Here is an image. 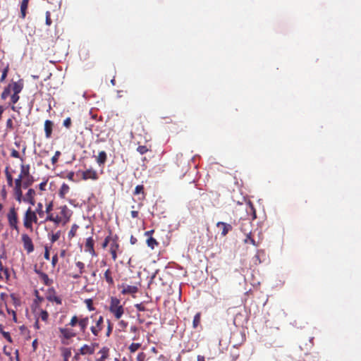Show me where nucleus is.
<instances>
[{
    "instance_id": "f257e3e1",
    "label": "nucleus",
    "mask_w": 361,
    "mask_h": 361,
    "mask_svg": "<svg viewBox=\"0 0 361 361\" xmlns=\"http://www.w3.org/2000/svg\"><path fill=\"white\" fill-rule=\"evenodd\" d=\"M90 316L84 317L82 315H73L71 317L70 322L66 326L74 327L76 325H78L80 333L85 334L87 333V326L90 324ZM59 332L61 336L66 339H71L77 336V333L73 329L68 328L67 326L59 328Z\"/></svg>"
},
{
    "instance_id": "f03ea898",
    "label": "nucleus",
    "mask_w": 361,
    "mask_h": 361,
    "mask_svg": "<svg viewBox=\"0 0 361 361\" xmlns=\"http://www.w3.org/2000/svg\"><path fill=\"white\" fill-rule=\"evenodd\" d=\"M57 209L60 211L59 214H54V215H49V216H47L44 221H51L56 225H59L60 224L63 225L66 224L71 217V210L66 205H61Z\"/></svg>"
},
{
    "instance_id": "7ed1b4c3",
    "label": "nucleus",
    "mask_w": 361,
    "mask_h": 361,
    "mask_svg": "<svg viewBox=\"0 0 361 361\" xmlns=\"http://www.w3.org/2000/svg\"><path fill=\"white\" fill-rule=\"evenodd\" d=\"M90 330L94 337H100L104 328V319L103 316L98 314L90 315Z\"/></svg>"
},
{
    "instance_id": "20e7f679",
    "label": "nucleus",
    "mask_w": 361,
    "mask_h": 361,
    "mask_svg": "<svg viewBox=\"0 0 361 361\" xmlns=\"http://www.w3.org/2000/svg\"><path fill=\"white\" fill-rule=\"evenodd\" d=\"M109 310L116 319H119L124 314L123 306L121 305L120 300L116 297L111 298Z\"/></svg>"
},
{
    "instance_id": "39448f33",
    "label": "nucleus",
    "mask_w": 361,
    "mask_h": 361,
    "mask_svg": "<svg viewBox=\"0 0 361 361\" xmlns=\"http://www.w3.org/2000/svg\"><path fill=\"white\" fill-rule=\"evenodd\" d=\"M38 221L36 212L32 211L31 207H29L23 217V225L27 229H32V224H37Z\"/></svg>"
},
{
    "instance_id": "423d86ee",
    "label": "nucleus",
    "mask_w": 361,
    "mask_h": 361,
    "mask_svg": "<svg viewBox=\"0 0 361 361\" xmlns=\"http://www.w3.org/2000/svg\"><path fill=\"white\" fill-rule=\"evenodd\" d=\"M22 188H23V178L18 176L13 182V192L16 200L19 203H20L23 200Z\"/></svg>"
},
{
    "instance_id": "0eeeda50",
    "label": "nucleus",
    "mask_w": 361,
    "mask_h": 361,
    "mask_svg": "<svg viewBox=\"0 0 361 361\" xmlns=\"http://www.w3.org/2000/svg\"><path fill=\"white\" fill-rule=\"evenodd\" d=\"M7 219L9 226L16 230L18 233L19 232V228L18 226V217L16 209L15 207H11L8 213L7 214Z\"/></svg>"
},
{
    "instance_id": "6e6552de",
    "label": "nucleus",
    "mask_w": 361,
    "mask_h": 361,
    "mask_svg": "<svg viewBox=\"0 0 361 361\" xmlns=\"http://www.w3.org/2000/svg\"><path fill=\"white\" fill-rule=\"evenodd\" d=\"M21 240L24 250H26L28 254L32 252L35 250V247L31 238L27 233H23Z\"/></svg>"
},
{
    "instance_id": "1a4fd4ad",
    "label": "nucleus",
    "mask_w": 361,
    "mask_h": 361,
    "mask_svg": "<svg viewBox=\"0 0 361 361\" xmlns=\"http://www.w3.org/2000/svg\"><path fill=\"white\" fill-rule=\"evenodd\" d=\"M119 288L121 289V293L123 295L127 294H135L138 291L137 285H128L126 283H122L119 286Z\"/></svg>"
},
{
    "instance_id": "9d476101",
    "label": "nucleus",
    "mask_w": 361,
    "mask_h": 361,
    "mask_svg": "<svg viewBox=\"0 0 361 361\" xmlns=\"http://www.w3.org/2000/svg\"><path fill=\"white\" fill-rule=\"evenodd\" d=\"M98 178L99 176L97 171L92 169L82 171V179L84 180H87L88 179L96 180Z\"/></svg>"
},
{
    "instance_id": "9b49d317",
    "label": "nucleus",
    "mask_w": 361,
    "mask_h": 361,
    "mask_svg": "<svg viewBox=\"0 0 361 361\" xmlns=\"http://www.w3.org/2000/svg\"><path fill=\"white\" fill-rule=\"evenodd\" d=\"M94 242L92 237L87 238L86 239V242L85 244V251L86 252H89L91 255V256H92V257L97 256V253L94 250Z\"/></svg>"
},
{
    "instance_id": "f8f14e48",
    "label": "nucleus",
    "mask_w": 361,
    "mask_h": 361,
    "mask_svg": "<svg viewBox=\"0 0 361 361\" xmlns=\"http://www.w3.org/2000/svg\"><path fill=\"white\" fill-rule=\"evenodd\" d=\"M36 195L35 190L32 188L28 189L25 197L23 196L22 202H27L31 205H35V196Z\"/></svg>"
},
{
    "instance_id": "ddd939ff",
    "label": "nucleus",
    "mask_w": 361,
    "mask_h": 361,
    "mask_svg": "<svg viewBox=\"0 0 361 361\" xmlns=\"http://www.w3.org/2000/svg\"><path fill=\"white\" fill-rule=\"evenodd\" d=\"M97 343H93L92 345H83L79 350L80 354L85 355H92L95 350V346H97Z\"/></svg>"
},
{
    "instance_id": "4468645a",
    "label": "nucleus",
    "mask_w": 361,
    "mask_h": 361,
    "mask_svg": "<svg viewBox=\"0 0 361 361\" xmlns=\"http://www.w3.org/2000/svg\"><path fill=\"white\" fill-rule=\"evenodd\" d=\"M109 252L114 262H116L118 258V254L121 253L119 244L111 243L109 246Z\"/></svg>"
},
{
    "instance_id": "2eb2a0df",
    "label": "nucleus",
    "mask_w": 361,
    "mask_h": 361,
    "mask_svg": "<svg viewBox=\"0 0 361 361\" xmlns=\"http://www.w3.org/2000/svg\"><path fill=\"white\" fill-rule=\"evenodd\" d=\"M216 226L221 229V234L222 236H226L232 230V226L225 222L219 221L216 224Z\"/></svg>"
},
{
    "instance_id": "dca6fc26",
    "label": "nucleus",
    "mask_w": 361,
    "mask_h": 361,
    "mask_svg": "<svg viewBox=\"0 0 361 361\" xmlns=\"http://www.w3.org/2000/svg\"><path fill=\"white\" fill-rule=\"evenodd\" d=\"M101 356L95 360V361H105L109 357V348L106 346L102 347L98 352Z\"/></svg>"
},
{
    "instance_id": "f3484780",
    "label": "nucleus",
    "mask_w": 361,
    "mask_h": 361,
    "mask_svg": "<svg viewBox=\"0 0 361 361\" xmlns=\"http://www.w3.org/2000/svg\"><path fill=\"white\" fill-rule=\"evenodd\" d=\"M54 123L50 120H46L44 122V132L47 138H50L52 134Z\"/></svg>"
},
{
    "instance_id": "a211bd4d",
    "label": "nucleus",
    "mask_w": 361,
    "mask_h": 361,
    "mask_svg": "<svg viewBox=\"0 0 361 361\" xmlns=\"http://www.w3.org/2000/svg\"><path fill=\"white\" fill-rule=\"evenodd\" d=\"M28 4H29V0H22V1L20 3V18L21 19H25V17H26V15L27 13Z\"/></svg>"
},
{
    "instance_id": "6ab92c4d",
    "label": "nucleus",
    "mask_w": 361,
    "mask_h": 361,
    "mask_svg": "<svg viewBox=\"0 0 361 361\" xmlns=\"http://www.w3.org/2000/svg\"><path fill=\"white\" fill-rule=\"evenodd\" d=\"M9 84L11 86L12 91L16 94H19L23 88V82L22 80H20L18 82H12Z\"/></svg>"
},
{
    "instance_id": "aec40b11",
    "label": "nucleus",
    "mask_w": 361,
    "mask_h": 361,
    "mask_svg": "<svg viewBox=\"0 0 361 361\" xmlns=\"http://www.w3.org/2000/svg\"><path fill=\"white\" fill-rule=\"evenodd\" d=\"M245 206L247 214H251L252 216V219H255L257 218V215L253 204L249 200L245 202Z\"/></svg>"
},
{
    "instance_id": "412c9836",
    "label": "nucleus",
    "mask_w": 361,
    "mask_h": 361,
    "mask_svg": "<svg viewBox=\"0 0 361 361\" xmlns=\"http://www.w3.org/2000/svg\"><path fill=\"white\" fill-rule=\"evenodd\" d=\"M107 160V154L106 152L101 151L99 152L98 156L96 158L97 163L99 166H103Z\"/></svg>"
},
{
    "instance_id": "4be33fe9",
    "label": "nucleus",
    "mask_w": 361,
    "mask_h": 361,
    "mask_svg": "<svg viewBox=\"0 0 361 361\" xmlns=\"http://www.w3.org/2000/svg\"><path fill=\"white\" fill-rule=\"evenodd\" d=\"M69 190H70V188H69L68 185L63 183L59 189V196L62 199L65 198L66 194L68 193Z\"/></svg>"
},
{
    "instance_id": "5701e85b",
    "label": "nucleus",
    "mask_w": 361,
    "mask_h": 361,
    "mask_svg": "<svg viewBox=\"0 0 361 361\" xmlns=\"http://www.w3.org/2000/svg\"><path fill=\"white\" fill-rule=\"evenodd\" d=\"M9 169H10L9 166H7L6 167V169H5V175H6V181H7L8 185L9 187L13 188L14 180H13L12 174L9 171Z\"/></svg>"
},
{
    "instance_id": "b1692460",
    "label": "nucleus",
    "mask_w": 361,
    "mask_h": 361,
    "mask_svg": "<svg viewBox=\"0 0 361 361\" xmlns=\"http://www.w3.org/2000/svg\"><path fill=\"white\" fill-rule=\"evenodd\" d=\"M47 299L50 302H55L58 305H61L62 303L61 299L56 295L54 290H52V293H49V295L47 296Z\"/></svg>"
},
{
    "instance_id": "393cba45",
    "label": "nucleus",
    "mask_w": 361,
    "mask_h": 361,
    "mask_svg": "<svg viewBox=\"0 0 361 361\" xmlns=\"http://www.w3.org/2000/svg\"><path fill=\"white\" fill-rule=\"evenodd\" d=\"M244 243H251L252 245L255 247H258L259 245V242H256L254 238L252 237L251 231H249L247 233H246L245 238L243 240Z\"/></svg>"
},
{
    "instance_id": "a878e982",
    "label": "nucleus",
    "mask_w": 361,
    "mask_h": 361,
    "mask_svg": "<svg viewBox=\"0 0 361 361\" xmlns=\"http://www.w3.org/2000/svg\"><path fill=\"white\" fill-rule=\"evenodd\" d=\"M104 277L106 283L109 286H113L114 284V281L112 277V271H111V269H108L106 270V271L104 272Z\"/></svg>"
},
{
    "instance_id": "bb28decb",
    "label": "nucleus",
    "mask_w": 361,
    "mask_h": 361,
    "mask_svg": "<svg viewBox=\"0 0 361 361\" xmlns=\"http://www.w3.org/2000/svg\"><path fill=\"white\" fill-rule=\"evenodd\" d=\"M30 167L29 164L25 165L22 164L20 165V171L18 176H21L22 178H24L25 176H28L29 175H30Z\"/></svg>"
},
{
    "instance_id": "cd10ccee",
    "label": "nucleus",
    "mask_w": 361,
    "mask_h": 361,
    "mask_svg": "<svg viewBox=\"0 0 361 361\" xmlns=\"http://www.w3.org/2000/svg\"><path fill=\"white\" fill-rule=\"evenodd\" d=\"M34 177L30 174L23 178V188H27L34 183Z\"/></svg>"
},
{
    "instance_id": "c85d7f7f",
    "label": "nucleus",
    "mask_w": 361,
    "mask_h": 361,
    "mask_svg": "<svg viewBox=\"0 0 361 361\" xmlns=\"http://www.w3.org/2000/svg\"><path fill=\"white\" fill-rule=\"evenodd\" d=\"M133 194L135 195H137L142 194V197L140 198V200H144L145 198V191H144V186L142 185H137L135 187V188Z\"/></svg>"
},
{
    "instance_id": "c756f323",
    "label": "nucleus",
    "mask_w": 361,
    "mask_h": 361,
    "mask_svg": "<svg viewBox=\"0 0 361 361\" xmlns=\"http://www.w3.org/2000/svg\"><path fill=\"white\" fill-rule=\"evenodd\" d=\"M11 86L10 85V84H8L2 92L1 94V98L4 100L6 99L11 94Z\"/></svg>"
},
{
    "instance_id": "7c9ffc66",
    "label": "nucleus",
    "mask_w": 361,
    "mask_h": 361,
    "mask_svg": "<svg viewBox=\"0 0 361 361\" xmlns=\"http://www.w3.org/2000/svg\"><path fill=\"white\" fill-rule=\"evenodd\" d=\"M78 228L79 226L76 224L72 225L71 230L68 234V237L69 239H72L75 236Z\"/></svg>"
},
{
    "instance_id": "2f4dec72",
    "label": "nucleus",
    "mask_w": 361,
    "mask_h": 361,
    "mask_svg": "<svg viewBox=\"0 0 361 361\" xmlns=\"http://www.w3.org/2000/svg\"><path fill=\"white\" fill-rule=\"evenodd\" d=\"M200 321H201V313L197 312L193 318L192 327L194 329H197V326L200 324Z\"/></svg>"
},
{
    "instance_id": "473e14b6",
    "label": "nucleus",
    "mask_w": 361,
    "mask_h": 361,
    "mask_svg": "<svg viewBox=\"0 0 361 361\" xmlns=\"http://www.w3.org/2000/svg\"><path fill=\"white\" fill-rule=\"evenodd\" d=\"M158 242L157 240L152 237H149L147 240V245L151 249H154L156 246L158 245Z\"/></svg>"
},
{
    "instance_id": "72a5a7b5",
    "label": "nucleus",
    "mask_w": 361,
    "mask_h": 361,
    "mask_svg": "<svg viewBox=\"0 0 361 361\" xmlns=\"http://www.w3.org/2000/svg\"><path fill=\"white\" fill-rule=\"evenodd\" d=\"M36 214H37L39 217L42 218L44 215L45 211L43 210V204L41 202H38L36 209L35 211Z\"/></svg>"
},
{
    "instance_id": "f704fd0d",
    "label": "nucleus",
    "mask_w": 361,
    "mask_h": 361,
    "mask_svg": "<svg viewBox=\"0 0 361 361\" xmlns=\"http://www.w3.org/2000/svg\"><path fill=\"white\" fill-rule=\"evenodd\" d=\"M54 207V203L53 201H50L49 203L46 204V209L45 212L47 213V216H49V215H54V213H51V211L53 210Z\"/></svg>"
},
{
    "instance_id": "c9c22d12",
    "label": "nucleus",
    "mask_w": 361,
    "mask_h": 361,
    "mask_svg": "<svg viewBox=\"0 0 361 361\" xmlns=\"http://www.w3.org/2000/svg\"><path fill=\"white\" fill-rule=\"evenodd\" d=\"M106 323H107V327H106V336L109 337L112 334L114 325H113L112 322L109 319H107Z\"/></svg>"
},
{
    "instance_id": "e433bc0d",
    "label": "nucleus",
    "mask_w": 361,
    "mask_h": 361,
    "mask_svg": "<svg viewBox=\"0 0 361 361\" xmlns=\"http://www.w3.org/2000/svg\"><path fill=\"white\" fill-rule=\"evenodd\" d=\"M61 234V231H58L57 232L52 233L50 236L51 243H54V242L57 241L60 238Z\"/></svg>"
},
{
    "instance_id": "4c0bfd02",
    "label": "nucleus",
    "mask_w": 361,
    "mask_h": 361,
    "mask_svg": "<svg viewBox=\"0 0 361 361\" xmlns=\"http://www.w3.org/2000/svg\"><path fill=\"white\" fill-rule=\"evenodd\" d=\"M141 346V344L140 343H132L128 349L130 350V353H135V351H137Z\"/></svg>"
},
{
    "instance_id": "58836bf2",
    "label": "nucleus",
    "mask_w": 361,
    "mask_h": 361,
    "mask_svg": "<svg viewBox=\"0 0 361 361\" xmlns=\"http://www.w3.org/2000/svg\"><path fill=\"white\" fill-rule=\"evenodd\" d=\"M41 278L45 285L50 286L51 284L52 281L51 279H49V278L47 274L42 273Z\"/></svg>"
},
{
    "instance_id": "ea45409f",
    "label": "nucleus",
    "mask_w": 361,
    "mask_h": 361,
    "mask_svg": "<svg viewBox=\"0 0 361 361\" xmlns=\"http://www.w3.org/2000/svg\"><path fill=\"white\" fill-rule=\"evenodd\" d=\"M75 266L79 269L80 274H83L85 271V264L82 262L78 261L75 262Z\"/></svg>"
},
{
    "instance_id": "a19ab883",
    "label": "nucleus",
    "mask_w": 361,
    "mask_h": 361,
    "mask_svg": "<svg viewBox=\"0 0 361 361\" xmlns=\"http://www.w3.org/2000/svg\"><path fill=\"white\" fill-rule=\"evenodd\" d=\"M39 317L44 322H47L49 317V314L46 310H42L39 313Z\"/></svg>"
},
{
    "instance_id": "79ce46f5",
    "label": "nucleus",
    "mask_w": 361,
    "mask_h": 361,
    "mask_svg": "<svg viewBox=\"0 0 361 361\" xmlns=\"http://www.w3.org/2000/svg\"><path fill=\"white\" fill-rule=\"evenodd\" d=\"M250 226V222L247 221L245 223H243L240 227V231L244 233V234L246 235V233H247L249 231L247 229V227H249Z\"/></svg>"
},
{
    "instance_id": "37998d69",
    "label": "nucleus",
    "mask_w": 361,
    "mask_h": 361,
    "mask_svg": "<svg viewBox=\"0 0 361 361\" xmlns=\"http://www.w3.org/2000/svg\"><path fill=\"white\" fill-rule=\"evenodd\" d=\"M62 355L63 359H68L71 356V350L70 348H64L63 350Z\"/></svg>"
},
{
    "instance_id": "c03bdc74",
    "label": "nucleus",
    "mask_w": 361,
    "mask_h": 361,
    "mask_svg": "<svg viewBox=\"0 0 361 361\" xmlns=\"http://www.w3.org/2000/svg\"><path fill=\"white\" fill-rule=\"evenodd\" d=\"M85 303L87 305V309L90 310V311H92L94 310V307H93V301L92 299L89 298V299H86L85 300Z\"/></svg>"
},
{
    "instance_id": "a18cd8bd",
    "label": "nucleus",
    "mask_w": 361,
    "mask_h": 361,
    "mask_svg": "<svg viewBox=\"0 0 361 361\" xmlns=\"http://www.w3.org/2000/svg\"><path fill=\"white\" fill-rule=\"evenodd\" d=\"M137 151L140 154H145L146 152H148V148L145 145H140V146L137 147Z\"/></svg>"
},
{
    "instance_id": "49530a36",
    "label": "nucleus",
    "mask_w": 361,
    "mask_h": 361,
    "mask_svg": "<svg viewBox=\"0 0 361 361\" xmlns=\"http://www.w3.org/2000/svg\"><path fill=\"white\" fill-rule=\"evenodd\" d=\"M260 253H264L263 251L262 250H257L256 255H255V257H253V259H254V262L255 264H259L261 263V259H260Z\"/></svg>"
},
{
    "instance_id": "de8ad7c7",
    "label": "nucleus",
    "mask_w": 361,
    "mask_h": 361,
    "mask_svg": "<svg viewBox=\"0 0 361 361\" xmlns=\"http://www.w3.org/2000/svg\"><path fill=\"white\" fill-rule=\"evenodd\" d=\"M45 16H46L45 23L47 25L50 26L52 23V20L51 18V13L49 11H47Z\"/></svg>"
},
{
    "instance_id": "09e8293b",
    "label": "nucleus",
    "mask_w": 361,
    "mask_h": 361,
    "mask_svg": "<svg viewBox=\"0 0 361 361\" xmlns=\"http://www.w3.org/2000/svg\"><path fill=\"white\" fill-rule=\"evenodd\" d=\"M60 155H61V152L59 151H56L55 152V154L51 158V163L53 164H55L58 161Z\"/></svg>"
},
{
    "instance_id": "8fccbe9b",
    "label": "nucleus",
    "mask_w": 361,
    "mask_h": 361,
    "mask_svg": "<svg viewBox=\"0 0 361 361\" xmlns=\"http://www.w3.org/2000/svg\"><path fill=\"white\" fill-rule=\"evenodd\" d=\"M1 334L2 336H4V338L5 339H6L9 343H12L13 342V339L9 334V332H7V331H2L1 332Z\"/></svg>"
},
{
    "instance_id": "3c124183",
    "label": "nucleus",
    "mask_w": 361,
    "mask_h": 361,
    "mask_svg": "<svg viewBox=\"0 0 361 361\" xmlns=\"http://www.w3.org/2000/svg\"><path fill=\"white\" fill-rule=\"evenodd\" d=\"M19 99H20V97H19L18 94L13 93L11 96V101L13 104H15L16 103H17L18 101L19 100Z\"/></svg>"
},
{
    "instance_id": "603ef678",
    "label": "nucleus",
    "mask_w": 361,
    "mask_h": 361,
    "mask_svg": "<svg viewBox=\"0 0 361 361\" xmlns=\"http://www.w3.org/2000/svg\"><path fill=\"white\" fill-rule=\"evenodd\" d=\"M11 156L13 158H19L22 161H23V159L20 157L19 152L14 149L11 150Z\"/></svg>"
},
{
    "instance_id": "864d4df0",
    "label": "nucleus",
    "mask_w": 361,
    "mask_h": 361,
    "mask_svg": "<svg viewBox=\"0 0 361 361\" xmlns=\"http://www.w3.org/2000/svg\"><path fill=\"white\" fill-rule=\"evenodd\" d=\"M111 243V231L109 232V235L106 236L102 243V247L105 248L108 245V244Z\"/></svg>"
},
{
    "instance_id": "5fc2aeb1",
    "label": "nucleus",
    "mask_w": 361,
    "mask_h": 361,
    "mask_svg": "<svg viewBox=\"0 0 361 361\" xmlns=\"http://www.w3.org/2000/svg\"><path fill=\"white\" fill-rule=\"evenodd\" d=\"M71 119L70 117H68L66 118L64 121H63V125L66 128H69L71 126Z\"/></svg>"
},
{
    "instance_id": "6e6d98bb",
    "label": "nucleus",
    "mask_w": 361,
    "mask_h": 361,
    "mask_svg": "<svg viewBox=\"0 0 361 361\" xmlns=\"http://www.w3.org/2000/svg\"><path fill=\"white\" fill-rule=\"evenodd\" d=\"M135 307L136 308V310L137 311H140V312H144L146 310V308L144 306L143 304L142 303H139V304H135Z\"/></svg>"
},
{
    "instance_id": "4d7b16f0",
    "label": "nucleus",
    "mask_w": 361,
    "mask_h": 361,
    "mask_svg": "<svg viewBox=\"0 0 361 361\" xmlns=\"http://www.w3.org/2000/svg\"><path fill=\"white\" fill-rule=\"evenodd\" d=\"M8 68L6 67L4 71H3V73H2V75H1V77L0 78V82H3L5 78H6L7 76V73H8Z\"/></svg>"
},
{
    "instance_id": "13d9d810",
    "label": "nucleus",
    "mask_w": 361,
    "mask_h": 361,
    "mask_svg": "<svg viewBox=\"0 0 361 361\" xmlns=\"http://www.w3.org/2000/svg\"><path fill=\"white\" fill-rule=\"evenodd\" d=\"M111 243L119 244L118 236L117 235H115L114 236L111 235Z\"/></svg>"
},
{
    "instance_id": "bf43d9fd",
    "label": "nucleus",
    "mask_w": 361,
    "mask_h": 361,
    "mask_svg": "<svg viewBox=\"0 0 361 361\" xmlns=\"http://www.w3.org/2000/svg\"><path fill=\"white\" fill-rule=\"evenodd\" d=\"M3 276H4L6 279L9 278V272L7 268H5L3 271H1Z\"/></svg>"
},
{
    "instance_id": "052dcab7",
    "label": "nucleus",
    "mask_w": 361,
    "mask_h": 361,
    "mask_svg": "<svg viewBox=\"0 0 361 361\" xmlns=\"http://www.w3.org/2000/svg\"><path fill=\"white\" fill-rule=\"evenodd\" d=\"M49 248L47 247V246L45 247V251H44V257L47 259V260H49Z\"/></svg>"
},
{
    "instance_id": "680f3d73",
    "label": "nucleus",
    "mask_w": 361,
    "mask_h": 361,
    "mask_svg": "<svg viewBox=\"0 0 361 361\" xmlns=\"http://www.w3.org/2000/svg\"><path fill=\"white\" fill-rule=\"evenodd\" d=\"M57 262H58V256H57V255H54L51 259V264L54 267L57 264Z\"/></svg>"
},
{
    "instance_id": "e2e57ef3",
    "label": "nucleus",
    "mask_w": 361,
    "mask_h": 361,
    "mask_svg": "<svg viewBox=\"0 0 361 361\" xmlns=\"http://www.w3.org/2000/svg\"><path fill=\"white\" fill-rule=\"evenodd\" d=\"M6 127L7 128L12 129L13 128V121L11 118H8L6 121Z\"/></svg>"
},
{
    "instance_id": "0e129e2a",
    "label": "nucleus",
    "mask_w": 361,
    "mask_h": 361,
    "mask_svg": "<svg viewBox=\"0 0 361 361\" xmlns=\"http://www.w3.org/2000/svg\"><path fill=\"white\" fill-rule=\"evenodd\" d=\"M47 185V181H44V182H42L41 183H39V189L41 190V191H44L45 190V187Z\"/></svg>"
},
{
    "instance_id": "69168bd1",
    "label": "nucleus",
    "mask_w": 361,
    "mask_h": 361,
    "mask_svg": "<svg viewBox=\"0 0 361 361\" xmlns=\"http://www.w3.org/2000/svg\"><path fill=\"white\" fill-rule=\"evenodd\" d=\"M74 175H75L74 172L71 171V172H69V173L67 174V176H66V177H67V178H68V180L73 181V180H74V179H73V178H74Z\"/></svg>"
},
{
    "instance_id": "338daca9",
    "label": "nucleus",
    "mask_w": 361,
    "mask_h": 361,
    "mask_svg": "<svg viewBox=\"0 0 361 361\" xmlns=\"http://www.w3.org/2000/svg\"><path fill=\"white\" fill-rule=\"evenodd\" d=\"M130 214H131V216L133 218L135 219V218L138 217L139 212L137 211L133 210V211H131Z\"/></svg>"
},
{
    "instance_id": "774afa93",
    "label": "nucleus",
    "mask_w": 361,
    "mask_h": 361,
    "mask_svg": "<svg viewBox=\"0 0 361 361\" xmlns=\"http://www.w3.org/2000/svg\"><path fill=\"white\" fill-rule=\"evenodd\" d=\"M82 274H80V272L78 271V273H76L75 274H72L71 277L75 279H79L81 276Z\"/></svg>"
}]
</instances>
